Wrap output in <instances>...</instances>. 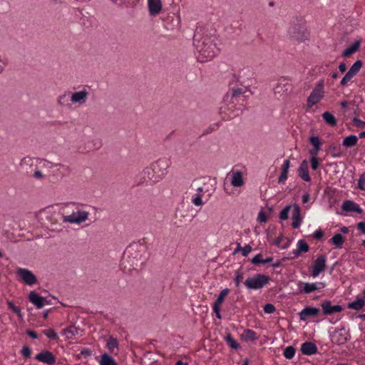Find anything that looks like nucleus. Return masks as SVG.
I'll return each instance as SVG.
<instances>
[{"label":"nucleus","mask_w":365,"mask_h":365,"mask_svg":"<svg viewBox=\"0 0 365 365\" xmlns=\"http://www.w3.org/2000/svg\"><path fill=\"white\" fill-rule=\"evenodd\" d=\"M362 66H363V62L361 61H360V60L356 61L349 68L347 73H349L351 76L354 77V76H356L358 73V72L359 71V70L361 69Z\"/></svg>","instance_id":"nucleus-37"},{"label":"nucleus","mask_w":365,"mask_h":365,"mask_svg":"<svg viewBox=\"0 0 365 365\" xmlns=\"http://www.w3.org/2000/svg\"><path fill=\"white\" fill-rule=\"evenodd\" d=\"M287 177H288V170H282L281 174L278 178V183L284 184V182L287 180Z\"/></svg>","instance_id":"nucleus-49"},{"label":"nucleus","mask_w":365,"mask_h":365,"mask_svg":"<svg viewBox=\"0 0 365 365\" xmlns=\"http://www.w3.org/2000/svg\"><path fill=\"white\" fill-rule=\"evenodd\" d=\"M8 307L12 310L14 313H16L18 317L21 319L23 317V314L21 312V309L19 307L14 305V304L11 301L7 302Z\"/></svg>","instance_id":"nucleus-43"},{"label":"nucleus","mask_w":365,"mask_h":365,"mask_svg":"<svg viewBox=\"0 0 365 365\" xmlns=\"http://www.w3.org/2000/svg\"><path fill=\"white\" fill-rule=\"evenodd\" d=\"M242 279H243V272L240 270H237L236 272L235 277L234 279V282H235V286L237 287H240V282Z\"/></svg>","instance_id":"nucleus-46"},{"label":"nucleus","mask_w":365,"mask_h":365,"mask_svg":"<svg viewBox=\"0 0 365 365\" xmlns=\"http://www.w3.org/2000/svg\"><path fill=\"white\" fill-rule=\"evenodd\" d=\"M43 333L51 339L56 340L58 339L57 334L53 329H45Z\"/></svg>","instance_id":"nucleus-44"},{"label":"nucleus","mask_w":365,"mask_h":365,"mask_svg":"<svg viewBox=\"0 0 365 365\" xmlns=\"http://www.w3.org/2000/svg\"><path fill=\"white\" fill-rule=\"evenodd\" d=\"M119 343L117 339L110 336L106 343V348L109 350L111 354H116L115 350L118 351Z\"/></svg>","instance_id":"nucleus-30"},{"label":"nucleus","mask_w":365,"mask_h":365,"mask_svg":"<svg viewBox=\"0 0 365 365\" xmlns=\"http://www.w3.org/2000/svg\"><path fill=\"white\" fill-rule=\"evenodd\" d=\"M353 77L351 76L349 73H346L345 76L343 77V78L341 79V82H340V84L341 86H345L347 84V83L349 81H351V79Z\"/></svg>","instance_id":"nucleus-58"},{"label":"nucleus","mask_w":365,"mask_h":365,"mask_svg":"<svg viewBox=\"0 0 365 365\" xmlns=\"http://www.w3.org/2000/svg\"><path fill=\"white\" fill-rule=\"evenodd\" d=\"M329 336L331 342L339 346L345 344L351 339L349 331H346L344 326L336 328L330 333Z\"/></svg>","instance_id":"nucleus-5"},{"label":"nucleus","mask_w":365,"mask_h":365,"mask_svg":"<svg viewBox=\"0 0 365 365\" xmlns=\"http://www.w3.org/2000/svg\"><path fill=\"white\" fill-rule=\"evenodd\" d=\"M327 257L325 255H322L319 256L314 261L312 266V276L313 277H317L319 275V274L323 272L327 265Z\"/></svg>","instance_id":"nucleus-12"},{"label":"nucleus","mask_w":365,"mask_h":365,"mask_svg":"<svg viewBox=\"0 0 365 365\" xmlns=\"http://www.w3.org/2000/svg\"><path fill=\"white\" fill-rule=\"evenodd\" d=\"M69 92H65L59 95L57 98V103L61 106H68L70 105L68 99Z\"/></svg>","instance_id":"nucleus-36"},{"label":"nucleus","mask_w":365,"mask_h":365,"mask_svg":"<svg viewBox=\"0 0 365 365\" xmlns=\"http://www.w3.org/2000/svg\"><path fill=\"white\" fill-rule=\"evenodd\" d=\"M191 201L195 206H202L204 204L202 197H192Z\"/></svg>","instance_id":"nucleus-59"},{"label":"nucleus","mask_w":365,"mask_h":365,"mask_svg":"<svg viewBox=\"0 0 365 365\" xmlns=\"http://www.w3.org/2000/svg\"><path fill=\"white\" fill-rule=\"evenodd\" d=\"M275 310V307L272 304L268 303L264 306V312L267 314H272Z\"/></svg>","instance_id":"nucleus-53"},{"label":"nucleus","mask_w":365,"mask_h":365,"mask_svg":"<svg viewBox=\"0 0 365 365\" xmlns=\"http://www.w3.org/2000/svg\"><path fill=\"white\" fill-rule=\"evenodd\" d=\"M287 86H289L288 84H282V83H278L277 85V86L274 88V93H280L282 91H284L283 88H284V91H287L288 88H286Z\"/></svg>","instance_id":"nucleus-55"},{"label":"nucleus","mask_w":365,"mask_h":365,"mask_svg":"<svg viewBox=\"0 0 365 365\" xmlns=\"http://www.w3.org/2000/svg\"><path fill=\"white\" fill-rule=\"evenodd\" d=\"M242 339L246 341H254L258 339L257 333L252 329H245L241 335Z\"/></svg>","instance_id":"nucleus-29"},{"label":"nucleus","mask_w":365,"mask_h":365,"mask_svg":"<svg viewBox=\"0 0 365 365\" xmlns=\"http://www.w3.org/2000/svg\"><path fill=\"white\" fill-rule=\"evenodd\" d=\"M146 258V250L143 245L140 244L130 245L123 254L122 264L125 268L126 263L129 264L130 267L128 271L137 269L145 263Z\"/></svg>","instance_id":"nucleus-2"},{"label":"nucleus","mask_w":365,"mask_h":365,"mask_svg":"<svg viewBox=\"0 0 365 365\" xmlns=\"http://www.w3.org/2000/svg\"><path fill=\"white\" fill-rule=\"evenodd\" d=\"M34 164V159L30 157H25L21 159L20 162V166L22 168H26L28 167L32 166Z\"/></svg>","instance_id":"nucleus-41"},{"label":"nucleus","mask_w":365,"mask_h":365,"mask_svg":"<svg viewBox=\"0 0 365 365\" xmlns=\"http://www.w3.org/2000/svg\"><path fill=\"white\" fill-rule=\"evenodd\" d=\"M149 12L151 16H156L162 10L161 0L148 1Z\"/></svg>","instance_id":"nucleus-21"},{"label":"nucleus","mask_w":365,"mask_h":365,"mask_svg":"<svg viewBox=\"0 0 365 365\" xmlns=\"http://www.w3.org/2000/svg\"><path fill=\"white\" fill-rule=\"evenodd\" d=\"M53 167H59L61 169V173L63 175H69L71 171L70 167H68V165L60 164V163L55 164V165H53Z\"/></svg>","instance_id":"nucleus-45"},{"label":"nucleus","mask_w":365,"mask_h":365,"mask_svg":"<svg viewBox=\"0 0 365 365\" xmlns=\"http://www.w3.org/2000/svg\"><path fill=\"white\" fill-rule=\"evenodd\" d=\"M319 309L307 306L299 313V319L302 321H306L308 317H317L319 314Z\"/></svg>","instance_id":"nucleus-17"},{"label":"nucleus","mask_w":365,"mask_h":365,"mask_svg":"<svg viewBox=\"0 0 365 365\" xmlns=\"http://www.w3.org/2000/svg\"><path fill=\"white\" fill-rule=\"evenodd\" d=\"M88 91L85 86L83 90L73 93L70 101L79 106L83 105L88 100Z\"/></svg>","instance_id":"nucleus-13"},{"label":"nucleus","mask_w":365,"mask_h":365,"mask_svg":"<svg viewBox=\"0 0 365 365\" xmlns=\"http://www.w3.org/2000/svg\"><path fill=\"white\" fill-rule=\"evenodd\" d=\"M328 152L333 158H340L343 155L340 146H337L335 145H329Z\"/></svg>","instance_id":"nucleus-38"},{"label":"nucleus","mask_w":365,"mask_h":365,"mask_svg":"<svg viewBox=\"0 0 365 365\" xmlns=\"http://www.w3.org/2000/svg\"><path fill=\"white\" fill-rule=\"evenodd\" d=\"M361 45V41L357 40L355 41L351 46H349L348 48H346L341 53V56L344 58H347L356 52Z\"/></svg>","instance_id":"nucleus-24"},{"label":"nucleus","mask_w":365,"mask_h":365,"mask_svg":"<svg viewBox=\"0 0 365 365\" xmlns=\"http://www.w3.org/2000/svg\"><path fill=\"white\" fill-rule=\"evenodd\" d=\"M262 255L261 253H259L256 255L251 260L250 262L255 264V265H259L260 264H262Z\"/></svg>","instance_id":"nucleus-50"},{"label":"nucleus","mask_w":365,"mask_h":365,"mask_svg":"<svg viewBox=\"0 0 365 365\" xmlns=\"http://www.w3.org/2000/svg\"><path fill=\"white\" fill-rule=\"evenodd\" d=\"M81 354L83 355L84 357H88L91 355V351L88 348H83L81 350Z\"/></svg>","instance_id":"nucleus-61"},{"label":"nucleus","mask_w":365,"mask_h":365,"mask_svg":"<svg viewBox=\"0 0 365 365\" xmlns=\"http://www.w3.org/2000/svg\"><path fill=\"white\" fill-rule=\"evenodd\" d=\"M323 236L324 232L321 229L316 230L313 234V237L318 240H321L323 237Z\"/></svg>","instance_id":"nucleus-57"},{"label":"nucleus","mask_w":365,"mask_h":365,"mask_svg":"<svg viewBox=\"0 0 365 365\" xmlns=\"http://www.w3.org/2000/svg\"><path fill=\"white\" fill-rule=\"evenodd\" d=\"M99 364L100 365H118L115 360L107 353L102 354Z\"/></svg>","instance_id":"nucleus-32"},{"label":"nucleus","mask_w":365,"mask_h":365,"mask_svg":"<svg viewBox=\"0 0 365 365\" xmlns=\"http://www.w3.org/2000/svg\"><path fill=\"white\" fill-rule=\"evenodd\" d=\"M309 247L304 240H299L297 244V249L292 251V258H297L302 253L307 252Z\"/></svg>","instance_id":"nucleus-22"},{"label":"nucleus","mask_w":365,"mask_h":365,"mask_svg":"<svg viewBox=\"0 0 365 365\" xmlns=\"http://www.w3.org/2000/svg\"><path fill=\"white\" fill-rule=\"evenodd\" d=\"M290 208H291V206L287 205L282 209V210L280 212V214H279V218L281 220H287L288 218V215H289Z\"/></svg>","instance_id":"nucleus-47"},{"label":"nucleus","mask_w":365,"mask_h":365,"mask_svg":"<svg viewBox=\"0 0 365 365\" xmlns=\"http://www.w3.org/2000/svg\"><path fill=\"white\" fill-rule=\"evenodd\" d=\"M323 312L325 315H332L334 313L342 311V307L340 305H331L329 300L324 301L321 304Z\"/></svg>","instance_id":"nucleus-16"},{"label":"nucleus","mask_w":365,"mask_h":365,"mask_svg":"<svg viewBox=\"0 0 365 365\" xmlns=\"http://www.w3.org/2000/svg\"><path fill=\"white\" fill-rule=\"evenodd\" d=\"M82 331L80 328L75 326H70L63 330V333L66 336L67 339H71L73 336L79 335Z\"/></svg>","instance_id":"nucleus-27"},{"label":"nucleus","mask_w":365,"mask_h":365,"mask_svg":"<svg viewBox=\"0 0 365 365\" xmlns=\"http://www.w3.org/2000/svg\"><path fill=\"white\" fill-rule=\"evenodd\" d=\"M295 351L296 350L294 346H288L285 348L283 354L286 359H292L294 356Z\"/></svg>","instance_id":"nucleus-40"},{"label":"nucleus","mask_w":365,"mask_h":365,"mask_svg":"<svg viewBox=\"0 0 365 365\" xmlns=\"http://www.w3.org/2000/svg\"><path fill=\"white\" fill-rule=\"evenodd\" d=\"M16 274L27 285H34L37 282L35 274L28 269L19 267L16 269Z\"/></svg>","instance_id":"nucleus-8"},{"label":"nucleus","mask_w":365,"mask_h":365,"mask_svg":"<svg viewBox=\"0 0 365 365\" xmlns=\"http://www.w3.org/2000/svg\"><path fill=\"white\" fill-rule=\"evenodd\" d=\"M220 306H217V305H213V307H212L213 311L215 313L216 317L218 319H221L222 318V316H221V314H220Z\"/></svg>","instance_id":"nucleus-62"},{"label":"nucleus","mask_w":365,"mask_h":365,"mask_svg":"<svg viewBox=\"0 0 365 365\" xmlns=\"http://www.w3.org/2000/svg\"><path fill=\"white\" fill-rule=\"evenodd\" d=\"M29 300L36 306L37 309H41L45 304H49L50 302L46 298L40 296L35 291H31L28 296Z\"/></svg>","instance_id":"nucleus-14"},{"label":"nucleus","mask_w":365,"mask_h":365,"mask_svg":"<svg viewBox=\"0 0 365 365\" xmlns=\"http://www.w3.org/2000/svg\"><path fill=\"white\" fill-rule=\"evenodd\" d=\"M229 292L230 289L228 288L222 289L219 294L217 299L215 301L213 305L220 306L223 302L225 297L228 294Z\"/></svg>","instance_id":"nucleus-39"},{"label":"nucleus","mask_w":365,"mask_h":365,"mask_svg":"<svg viewBox=\"0 0 365 365\" xmlns=\"http://www.w3.org/2000/svg\"><path fill=\"white\" fill-rule=\"evenodd\" d=\"M293 208V222L292 223V225L294 228H299L302 222V218L300 216V207L298 205L294 204Z\"/></svg>","instance_id":"nucleus-23"},{"label":"nucleus","mask_w":365,"mask_h":365,"mask_svg":"<svg viewBox=\"0 0 365 365\" xmlns=\"http://www.w3.org/2000/svg\"><path fill=\"white\" fill-rule=\"evenodd\" d=\"M226 341L227 344L234 349H237L240 348V344L234 339V338L231 336V334H228L226 336Z\"/></svg>","instance_id":"nucleus-42"},{"label":"nucleus","mask_w":365,"mask_h":365,"mask_svg":"<svg viewBox=\"0 0 365 365\" xmlns=\"http://www.w3.org/2000/svg\"><path fill=\"white\" fill-rule=\"evenodd\" d=\"M257 220L259 222H267V217L262 210L259 212Z\"/></svg>","instance_id":"nucleus-60"},{"label":"nucleus","mask_w":365,"mask_h":365,"mask_svg":"<svg viewBox=\"0 0 365 365\" xmlns=\"http://www.w3.org/2000/svg\"><path fill=\"white\" fill-rule=\"evenodd\" d=\"M231 185L234 187H241L244 185L242 173L239 170L232 173Z\"/></svg>","instance_id":"nucleus-25"},{"label":"nucleus","mask_w":365,"mask_h":365,"mask_svg":"<svg viewBox=\"0 0 365 365\" xmlns=\"http://www.w3.org/2000/svg\"><path fill=\"white\" fill-rule=\"evenodd\" d=\"M357 228L364 234H365V222H360L357 224Z\"/></svg>","instance_id":"nucleus-64"},{"label":"nucleus","mask_w":365,"mask_h":365,"mask_svg":"<svg viewBox=\"0 0 365 365\" xmlns=\"http://www.w3.org/2000/svg\"><path fill=\"white\" fill-rule=\"evenodd\" d=\"M35 359L48 365H54L56 363L55 356L48 350H43L35 356Z\"/></svg>","instance_id":"nucleus-15"},{"label":"nucleus","mask_w":365,"mask_h":365,"mask_svg":"<svg viewBox=\"0 0 365 365\" xmlns=\"http://www.w3.org/2000/svg\"><path fill=\"white\" fill-rule=\"evenodd\" d=\"M288 34L291 38L297 41H302L307 38L305 22L302 19H295L289 27Z\"/></svg>","instance_id":"nucleus-3"},{"label":"nucleus","mask_w":365,"mask_h":365,"mask_svg":"<svg viewBox=\"0 0 365 365\" xmlns=\"http://www.w3.org/2000/svg\"><path fill=\"white\" fill-rule=\"evenodd\" d=\"M252 247L250 245H246L242 249V255L244 257H247L249 255V253L252 252Z\"/></svg>","instance_id":"nucleus-56"},{"label":"nucleus","mask_w":365,"mask_h":365,"mask_svg":"<svg viewBox=\"0 0 365 365\" xmlns=\"http://www.w3.org/2000/svg\"><path fill=\"white\" fill-rule=\"evenodd\" d=\"M88 217V212L85 210H78L76 212H73L69 215H63L62 217L63 222H69L72 224H81L85 222Z\"/></svg>","instance_id":"nucleus-6"},{"label":"nucleus","mask_w":365,"mask_h":365,"mask_svg":"<svg viewBox=\"0 0 365 365\" xmlns=\"http://www.w3.org/2000/svg\"><path fill=\"white\" fill-rule=\"evenodd\" d=\"M302 353L304 355L311 356L318 352V348L315 344L311 341H305L301 345Z\"/></svg>","instance_id":"nucleus-18"},{"label":"nucleus","mask_w":365,"mask_h":365,"mask_svg":"<svg viewBox=\"0 0 365 365\" xmlns=\"http://www.w3.org/2000/svg\"><path fill=\"white\" fill-rule=\"evenodd\" d=\"M345 238L339 233L335 234L330 240V242L338 249L342 247Z\"/></svg>","instance_id":"nucleus-33"},{"label":"nucleus","mask_w":365,"mask_h":365,"mask_svg":"<svg viewBox=\"0 0 365 365\" xmlns=\"http://www.w3.org/2000/svg\"><path fill=\"white\" fill-rule=\"evenodd\" d=\"M142 181L140 182H148L152 183L158 182L160 180L159 175L156 174L152 166L146 167L140 173Z\"/></svg>","instance_id":"nucleus-11"},{"label":"nucleus","mask_w":365,"mask_h":365,"mask_svg":"<svg viewBox=\"0 0 365 365\" xmlns=\"http://www.w3.org/2000/svg\"><path fill=\"white\" fill-rule=\"evenodd\" d=\"M299 176L304 181L309 182L311 178L309 174L308 162L307 160H302L298 168Z\"/></svg>","instance_id":"nucleus-20"},{"label":"nucleus","mask_w":365,"mask_h":365,"mask_svg":"<svg viewBox=\"0 0 365 365\" xmlns=\"http://www.w3.org/2000/svg\"><path fill=\"white\" fill-rule=\"evenodd\" d=\"M193 46L197 53L196 58L199 62L212 60L217 53L218 49L214 39L205 35L201 30H197L193 36Z\"/></svg>","instance_id":"nucleus-1"},{"label":"nucleus","mask_w":365,"mask_h":365,"mask_svg":"<svg viewBox=\"0 0 365 365\" xmlns=\"http://www.w3.org/2000/svg\"><path fill=\"white\" fill-rule=\"evenodd\" d=\"M160 180L166 175L169 167L168 160L166 158H160L150 165Z\"/></svg>","instance_id":"nucleus-10"},{"label":"nucleus","mask_w":365,"mask_h":365,"mask_svg":"<svg viewBox=\"0 0 365 365\" xmlns=\"http://www.w3.org/2000/svg\"><path fill=\"white\" fill-rule=\"evenodd\" d=\"M324 96L323 81L319 82L307 98V107L312 108L321 101Z\"/></svg>","instance_id":"nucleus-7"},{"label":"nucleus","mask_w":365,"mask_h":365,"mask_svg":"<svg viewBox=\"0 0 365 365\" xmlns=\"http://www.w3.org/2000/svg\"><path fill=\"white\" fill-rule=\"evenodd\" d=\"M358 187L361 190H365V173L361 175L358 180Z\"/></svg>","instance_id":"nucleus-51"},{"label":"nucleus","mask_w":365,"mask_h":365,"mask_svg":"<svg viewBox=\"0 0 365 365\" xmlns=\"http://www.w3.org/2000/svg\"><path fill=\"white\" fill-rule=\"evenodd\" d=\"M341 208L345 212H354L358 214H362L363 212V210L357 203L349 200H345L343 202Z\"/></svg>","instance_id":"nucleus-19"},{"label":"nucleus","mask_w":365,"mask_h":365,"mask_svg":"<svg viewBox=\"0 0 365 365\" xmlns=\"http://www.w3.org/2000/svg\"><path fill=\"white\" fill-rule=\"evenodd\" d=\"M289 168H290L289 160H285L282 165V170H287L289 171Z\"/></svg>","instance_id":"nucleus-63"},{"label":"nucleus","mask_w":365,"mask_h":365,"mask_svg":"<svg viewBox=\"0 0 365 365\" xmlns=\"http://www.w3.org/2000/svg\"><path fill=\"white\" fill-rule=\"evenodd\" d=\"M270 280L269 277L264 274H255L248 277L244 282L247 289L259 290L267 285Z\"/></svg>","instance_id":"nucleus-4"},{"label":"nucleus","mask_w":365,"mask_h":365,"mask_svg":"<svg viewBox=\"0 0 365 365\" xmlns=\"http://www.w3.org/2000/svg\"><path fill=\"white\" fill-rule=\"evenodd\" d=\"M323 120L325 121V123L331 126L334 127L337 124V120L335 116L330 112L326 111L322 113V115Z\"/></svg>","instance_id":"nucleus-28"},{"label":"nucleus","mask_w":365,"mask_h":365,"mask_svg":"<svg viewBox=\"0 0 365 365\" xmlns=\"http://www.w3.org/2000/svg\"><path fill=\"white\" fill-rule=\"evenodd\" d=\"M297 285L299 288H301L299 290V294H310L314 291L324 289L326 286V284L322 282L308 283L299 281L298 282Z\"/></svg>","instance_id":"nucleus-9"},{"label":"nucleus","mask_w":365,"mask_h":365,"mask_svg":"<svg viewBox=\"0 0 365 365\" xmlns=\"http://www.w3.org/2000/svg\"><path fill=\"white\" fill-rule=\"evenodd\" d=\"M354 124L356 127L364 128H365V122L362 121L358 118H354L353 119Z\"/></svg>","instance_id":"nucleus-54"},{"label":"nucleus","mask_w":365,"mask_h":365,"mask_svg":"<svg viewBox=\"0 0 365 365\" xmlns=\"http://www.w3.org/2000/svg\"><path fill=\"white\" fill-rule=\"evenodd\" d=\"M316 156L317 155H312V158L310 159L311 168L314 170H316L319 165V161Z\"/></svg>","instance_id":"nucleus-48"},{"label":"nucleus","mask_w":365,"mask_h":365,"mask_svg":"<svg viewBox=\"0 0 365 365\" xmlns=\"http://www.w3.org/2000/svg\"><path fill=\"white\" fill-rule=\"evenodd\" d=\"M365 305V299L363 298L357 297L356 300L351 302L348 304L347 307L349 309L359 310L363 308Z\"/></svg>","instance_id":"nucleus-31"},{"label":"nucleus","mask_w":365,"mask_h":365,"mask_svg":"<svg viewBox=\"0 0 365 365\" xmlns=\"http://www.w3.org/2000/svg\"><path fill=\"white\" fill-rule=\"evenodd\" d=\"M21 353L25 358H30L31 354V349L29 346H24L21 350Z\"/></svg>","instance_id":"nucleus-52"},{"label":"nucleus","mask_w":365,"mask_h":365,"mask_svg":"<svg viewBox=\"0 0 365 365\" xmlns=\"http://www.w3.org/2000/svg\"><path fill=\"white\" fill-rule=\"evenodd\" d=\"M309 142L314 146L313 149L309 151L311 155H317L320 150V140L318 136H311L309 138Z\"/></svg>","instance_id":"nucleus-26"},{"label":"nucleus","mask_w":365,"mask_h":365,"mask_svg":"<svg viewBox=\"0 0 365 365\" xmlns=\"http://www.w3.org/2000/svg\"><path fill=\"white\" fill-rule=\"evenodd\" d=\"M247 91V90L246 88H237L232 89L231 96L232 102H234L235 101H239L238 98H240L241 96L244 98L245 96L242 95Z\"/></svg>","instance_id":"nucleus-34"},{"label":"nucleus","mask_w":365,"mask_h":365,"mask_svg":"<svg viewBox=\"0 0 365 365\" xmlns=\"http://www.w3.org/2000/svg\"><path fill=\"white\" fill-rule=\"evenodd\" d=\"M357 142V136L355 135H350L343 140L342 145L346 148H350L356 145Z\"/></svg>","instance_id":"nucleus-35"}]
</instances>
